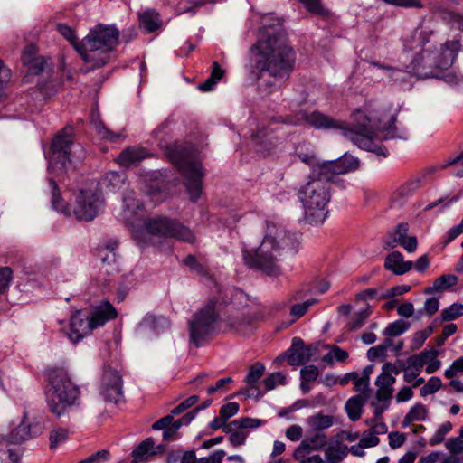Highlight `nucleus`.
<instances>
[{"instance_id": "obj_1", "label": "nucleus", "mask_w": 463, "mask_h": 463, "mask_svg": "<svg viewBox=\"0 0 463 463\" xmlns=\"http://www.w3.org/2000/svg\"><path fill=\"white\" fill-rule=\"evenodd\" d=\"M269 19L271 17L266 16L262 21L266 37L259 39L250 49L255 57L256 69L260 74L267 72L272 78L260 83V90L265 95L281 90L296 61L295 52L281 30L280 21L277 19L278 30L269 32L267 22Z\"/></svg>"}, {"instance_id": "obj_2", "label": "nucleus", "mask_w": 463, "mask_h": 463, "mask_svg": "<svg viewBox=\"0 0 463 463\" xmlns=\"http://www.w3.org/2000/svg\"><path fill=\"white\" fill-rule=\"evenodd\" d=\"M299 246L300 241L295 233L271 220H266L260 244L255 249L243 247L241 257L248 268L277 276L281 273L280 262L294 256Z\"/></svg>"}, {"instance_id": "obj_3", "label": "nucleus", "mask_w": 463, "mask_h": 463, "mask_svg": "<svg viewBox=\"0 0 463 463\" xmlns=\"http://www.w3.org/2000/svg\"><path fill=\"white\" fill-rule=\"evenodd\" d=\"M122 219L132 227V233L139 242L146 241V235L159 238H175L179 241L193 243L195 241L194 232L178 222L166 218L156 217L145 221V209L133 193L124 197Z\"/></svg>"}, {"instance_id": "obj_4", "label": "nucleus", "mask_w": 463, "mask_h": 463, "mask_svg": "<svg viewBox=\"0 0 463 463\" xmlns=\"http://www.w3.org/2000/svg\"><path fill=\"white\" fill-rule=\"evenodd\" d=\"M119 32L113 26L97 25L77 46L86 66L81 72L88 73L105 66L110 60V52L118 43Z\"/></svg>"}, {"instance_id": "obj_5", "label": "nucleus", "mask_w": 463, "mask_h": 463, "mask_svg": "<svg viewBox=\"0 0 463 463\" xmlns=\"http://www.w3.org/2000/svg\"><path fill=\"white\" fill-rule=\"evenodd\" d=\"M47 378L45 395L48 409L55 416L61 417L76 404L80 390L63 368L55 367L48 370Z\"/></svg>"}, {"instance_id": "obj_6", "label": "nucleus", "mask_w": 463, "mask_h": 463, "mask_svg": "<svg viewBox=\"0 0 463 463\" xmlns=\"http://www.w3.org/2000/svg\"><path fill=\"white\" fill-rule=\"evenodd\" d=\"M298 198L304 207L307 221L311 224L323 223L328 213L330 185L319 180H309L299 188Z\"/></svg>"}, {"instance_id": "obj_7", "label": "nucleus", "mask_w": 463, "mask_h": 463, "mask_svg": "<svg viewBox=\"0 0 463 463\" xmlns=\"http://www.w3.org/2000/svg\"><path fill=\"white\" fill-rule=\"evenodd\" d=\"M351 118L352 128H347V124L345 122V128L342 129L345 137L364 150L385 156L384 148L376 146L373 141L369 128L371 118L368 115L361 109H356Z\"/></svg>"}, {"instance_id": "obj_8", "label": "nucleus", "mask_w": 463, "mask_h": 463, "mask_svg": "<svg viewBox=\"0 0 463 463\" xmlns=\"http://www.w3.org/2000/svg\"><path fill=\"white\" fill-rule=\"evenodd\" d=\"M218 314L215 310V302L210 301L205 307L198 310L189 321L190 340L195 346L207 341L214 333Z\"/></svg>"}, {"instance_id": "obj_9", "label": "nucleus", "mask_w": 463, "mask_h": 463, "mask_svg": "<svg viewBox=\"0 0 463 463\" xmlns=\"http://www.w3.org/2000/svg\"><path fill=\"white\" fill-rule=\"evenodd\" d=\"M75 148L80 149L78 145L73 144V128L66 127L57 134L51 145V165L64 168L71 161V152Z\"/></svg>"}, {"instance_id": "obj_10", "label": "nucleus", "mask_w": 463, "mask_h": 463, "mask_svg": "<svg viewBox=\"0 0 463 463\" xmlns=\"http://www.w3.org/2000/svg\"><path fill=\"white\" fill-rule=\"evenodd\" d=\"M99 394L107 402L119 403L124 401L123 380L113 368H106L101 377Z\"/></svg>"}, {"instance_id": "obj_11", "label": "nucleus", "mask_w": 463, "mask_h": 463, "mask_svg": "<svg viewBox=\"0 0 463 463\" xmlns=\"http://www.w3.org/2000/svg\"><path fill=\"white\" fill-rule=\"evenodd\" d=\"M102 201L91 191H80L75 194L73 213L80 221H92L99 213Z\"/></svg>"}, {"instance_id": "obj_12", "label": "nucleus", "mask_w": 463, "mask_h": 463, "mask_svg": "<svg viewBox=\"0 0 463 463\" xmlns=\"http://www.w3.org/2000/svg\"><path fill=\"white\" fill-rule=\"evenodd\" d=\"M185 179V187L192 201H196L202 194V183L204 170L199 162L185 161L178 164Z\"/></svg>"}, {"instance_id": "obj_13", "label": "nucleus", "mask_w": 463, "mask_h": 463, "mask_svg": "<svg viewBox=\"0 0 463 463\" xmlns=\"http://www.w3.org/2000/svg\"><path fill=\"white\" fill-rule=\"evenodd\" d=\"M400 372L401 370L392 363H385L383 365L382 372L375 380L377 388L375 395L378 402H386L392 398L393 384L396 382V378L392 374H398Z\"/></svg>"}, {"instance_id": "obj_14", "label": "nucleus", "mask_w": 463, "mask_h": 463, "mask_svg": "<svg viewBox=\"0 0 463 463\" xmlns=\"http://www.w3.org/2000/svg\"><path fill=\"white\" fill-rule=\"evenodd\" d=\"M317 346L306 345L299 337H294L291 347L288 350V363L292 366H299L308 362L316 354Z\"/></svg>"}, {"instance_id": "obj_15", "label": "nucleus", "mask_w": 463, "mask_h": 463, "mask_svg": "<svg viewBox=\"0 0 463 463\" xmlns=\"http://www.w3.org/2000/svg\"><path fill=\"white\" fill-rule=\"evenodd\" d=\"M438 355L439 352L434 348L424 350L418 354L410 356L407 360V364L409 367L420 372L422 367L426 364V373L430 374L440 367L441 363L437 359Z\"/></svg>"}, {"instance_id": "obj_16", "label": "nucleus", "mask_w": 463, "mask_h": 463, "mask_svg": "<svg viewBox=\"0 0 463 463\" xmlns=\"http://www.w3.org/2000/svg\"><path fill=\"white\" fill-rule=\"evenodd\" d=\"M91 332L92 328L90 324L89 316L80 310L76 311L71 317L68 332L69 338L73 343H77Z\"/></svg>"}, {"instance_id": "obj_17", "label": "nucleus", "mask_w": 463, "mask_h": 463, "mask_svg": "<svg viewBox=\"0 0 463 463\" xmlns=\"http://www.w3.org/2000/svg\"><path fill=\"white\" fill-rule=\"evenodd\" d=\"M460 49L461 43L459 40L447 41L441 46L439 52L435 55L437 61L434 66L441 70L449 68L453 64Z\"/></svg>"}, {"instance_id": "obj_18", "label": "nucleus", "mask_w": 463, "mask_h": 463, "mask_svg": "<svg viewBox=\"0 0 463 463\" xmlns=\"http://www.w3.org/2000/svg\"><path fill=\"white\" fill-rule=\"evenodd\" d=\"M118 317V311L109 301H102L91 316H89L90 324L92 330L104 326L108 321L115 319Z\"/></svg>"}, {"instance_id": "obj_19", "label": "nucleus", "mask_w": 463, "mask_h": 463, "mask_svg": "<svg viewBox=\"0 0 463 463\" xmlns=\"http://www.w3.org/2000/svg\"><path fill=\"white\" fill-rule=\"evenodd\" d=\"M306 122L315 128H345V122L336 120L319 111H313L305 115Z\"/></svg>"}, {"instance_id": "obj_20", "label": "nucleus", "mask_w": 463, "mask_h": 463, "mask_svg": "<svg viewBox=\"0 0 463 463\" xmlns=\"http://www.w3.org/2000/svg\"><path fill=\"white\" fill-rule=\"evenodd\" d=\"M335 161L317 163L312 167L310 180H319L327 185L334 181L335 176L339 175Z\"/></svg>"}, {"instance_id": "obj_21", "label": "nucleus", "mask_w": 463, "mask_h": 463, "mask_svg": "<svg viewBox=\"0 0 463 463\" xmlns=\"http://www.w3.org/2000/svg\"><path fill=\"white\" fill-rule=\"evenodd\" d=\"M118 243L110 241L104 245L99 246V254L102 260V269L106 273L118 271L116 250Z\"/></svg>"}, {"instance_id": "obj_22", "label": "nucleus", "mask_w": 463, "mask_h": 463, "mask_svg": "<svg viewBox=\"0 0 463 463\" xmlns=\"http://www.w3.org/2000/svg\"><path fill=\"white\" fill-rule=\"evenodd\" d=\"M228 326L237 334L248 335L254 329L255 319L248 314H238L229 317Z\"/></svg>"}, {"instance_id": "obj_23", "label": "nucleus", "mask_w": 463, "mask_h": 463, "mask_svg": "<svg viewBox=\"0 0 463 463\" xmlns=\"http://www.w3.org/2000/svg\"><path fill=\"white\" fill-rule=\"evenodd\" d=\"M384 268L396 275H403L411 269L412 262L404 261L401 252L392 251L385 258Z\"/></svg>"}, {"instance_id": "obj_24", "label": "nucleus", "mask_w": 463, "mask_h": 463, "mask_svg": "<svg viewBox=\"0 0 463 463\" xmlns=\"http://www.w3.org/2000/svg\"><path fill=\"white\" fill-rule=\"evenodd\" d=\"M301 291L295 292L290 300L297 301V303L293 304L290 307L289 314L295 319H298L306 315L307 310L314 305L318 303V299L316 298H308L303 299Z\"/></svg>"}, {"instance_id": "obj_25", "label": "nucleus", "mask_w": 463, "mask_h": 463, "mask_svg": "<svg viewBox=\"0 0 463 463\" xmlns=\"http://www.w3.org/2000/svg\"><path fill=\"white\" fill-rule=\"evenodd\" d=\"M148 156L142 147L131 146L124 149L118 156V163L125 167L136 165Z\"/></svg>"}, {"instance_id": "obj_26", "label": "nucleus", "mask_w": 463, "mask_h": 463, "mask_svg": "<svg viewBox=\"0 0 463 463\" xmlns=\"http://www.w3.org/2000/svg\"><path fill=\"white\" fill-rule=\"evenodd\" d=\"M271 130L269 128H262L256 135L258 141V152L263 156L270 154L278 146V137H270Z\"/></svg>"}, {"instance_id": "obj_27", "label": "nucleus", "mask_w": 463, "mask_h": 463, "mask_svg": "<svg viewBox=\"0 0 463 463\" xmlns=\"http://www.w3.org/2000/svg\"><path fill=\"white\" fill-rule=\"evenodd\" d=\"M307 423L310 431L323 432V430L329 429L334 425V417L331 415L317 412L307 418Z\"/></svg>"}, {"instance_id": "obj_28", "label": "nucleus", "mask_w": 463, "mask_h": 463, "mask_svg": "<svg viewBox=\"0 0 463 463\" xmlns=\"http://www.w3.org/2000/svg\"><path fill=\"white\" fill-rule=\"evenodd\" d=\"M458 278L454 274H444L437 278L433 284L424 288L425 294H433L439 291H444L450 287L457 285Z\"/></svg>"}, {"instance_id": "obj_29", "label": "nucleus", "mask_w": 463, "mask_h": 463, "mask_svg": "<svg viewBox=\"0 0 463 463\" xmlns=\"http://www.w3.org/2000/svg\"><path fill=\"white\" fill-rule=\"evenodd\" d=\"M32 438L31 424L24 419L21 423L12 430L8 441L12 444H20Z\"/></svg>"}, {"instance_id": "obj_30", "label": "nucleus", "mask_w": 463, "mask_h": 463, "mask_svg": "<svg viewBox=\"0 0 463 463\" xmlns=\"http://www.w3.org/2000/svg\"><path fill=\"white\" fill-rule=\"evenodd\" d=\"M139 25L146 33H152L161 26L158 14L154 10H147L139 14Z\"/></svg>"}, {"instance_id": "obj_31", "label": "nucleus", "mask_w": 463, "mask_h": 463, "mask_svg": "<svg viewBox=\"0 0 463 463\" xmlns=\"http://www.w3.org/2000/svg\"><path fill=\"white\" fill-rule=\"evenodd\" d=\"M366 400L353 396L347 400L345 405V411L352 421H356L361 418L363 407Z\"/></svg>"}, {"instance_id": "obj_32", "label": "nucleus", "mask_w": 463, "mask_h": 463, "mask_svg": "<svg viewBox=\"0 0 463 463\" xmlns=\"http://www.w3.org/2000/svg\"><path fill=\"white\" fill-rule=\"evenodd\" d=\"M155 442L152 438H146L132 451L134 463H138L143 460L146 456H152L156 454L154 450Z\"/></svg>"}, {"instance_id": "obj_33", "label": "nucleus", "mask_w": 463, "mask_h": 463, "mask_svg": "<svg viewBox=\"0 0 463 463\" xmlns=\"http://www.w3.org/2000/svg\"><path fill=\"white\" fill-rule=\"evenodd\" d=\"M354 391L358 392L356 397H359L364 400H368L371 396L372 390L370 388V377L368 373L363 374L359 376L357 374V378H355L354 382Z\"/></svg>"}, {"instance_id": "obj_34", "label": "nucleus", "mask_w": 463, "mask_h": 463, "mask_svg": "<svg viewBox=\"0 0 463 463\" xmlns=\"http://www.w3.org/2000/svg\"><path fill=\"white\" fill-rule=\"evenodd\" d=\"M427 417V409L423 404H416L410 409L408 413L405 415L402 426L403 428L410 425V423L418 420H424Z\"/></svg>"}, {"instance_id": "obj_35", "label": "nucleus", "mask_w": 463, "mask_h": 463, "mask_svg": "<svg viewBox=\"0 0 463 463\" xmlns=\"http://www.w3.org/2000/svg\"><path fill=\"white\" fill-rule=\"evenodd\" d=\"M337 166L338 174L345 175L358 168V160L351 155L345 154L337 160H334Z\"/></svg>"}, {"instance_id": "obj_36", "label": "nucleus", "mask_w": 463, "mask_h": 463, "mask_svg": "<svg viewBox=\"0 0 463 463\" xmlns=\"http://www.w3.org/2000/svg\"><path fill=\"white\" fill-rule=\"evenodd\" d=\"M49 185L51 189L52 204L53 208L61 213H68V208L60 196V190L56 182L53 179H49Z\"/></svg>"}, {"instance_id": "obj_37", "label": "nucleus", "mask_w": 463, "mask_h": 463, "mask_svg": "<svg viewBox=\"0 0 463 463\" xmlns=\"http://www.w3.org/2000/svg\"><path fill=\"white\" fill-rule=\"evenodd\" d=\"M265 366L261 363H255L250 367L245 382L250 385V389H256L255 384L263 376Z\"/></svg>"}, {"instance_id": "obj_38", "label": "nucleus", "mask_w": 463, "mask_h": 463, "mask_svg": "<svg viewBox=\"0 0 463 463\" xmlns=\"http://www.w3.org/2000/svg\"><path fill=\"white\" fill-rule=\"evenodd\" d=\"M348 358V353L343 349H341L337 345H332L330 347V351L324 355L323 361L333 364L335 361L336 362H345Z\"/></svg>"}, {"instance_id": "obj_39", "label": "nucleus", "mask_w": 463, "mask_h": 463, "mask_svg": "<svg viewBox=\"0 0 463 463\" xmlns=\"http://www.w3.org/2000/svg\"><path fill=\"white\" fill-rule=\"evenodd\" d=\"M371 314V310L369 307L354 314L352 318L347 324V327L350 331H355L361 328L364 324L366 319Z\"/></svg>"}, {"instance_id": "obj_40", "label": "nucleus", "mask_w": 463, "mask_h": 463, "mask_svg": "<svg viewBox=\"0 0 463 463\" xmlns=\"http://www.w3.org/2000/svg\"><path fill=\"white\" fill-rule=\"evenodd\" d=\"M409 323L403 320H396L388 325V326L383 331V335L389 337L398 336L404 333L409 328Z\"/></svg>"}, {"instance_id": "obj_41", "label": "nucleus", "mask_w": 463, "mask_h": 463, "mask_svg": "<svg viewBox=\"0 0 463 463\" xmlns=\"http://www.w3.org/2000/svg\"><path fill=\"white\" fill-rule=\"evenodd\" d=\"M124 177L117 172H109L103 178V183L110 191L120 188L124 184Z\"/></svg>"}, {"instance_id": "obj_42", "label": "nucleus", "mask_w": 463, "mask_h": 463, "mask_svg": "<svg viewBox=\"0 0 463 463\" xmlns=\"http://www.w3.org/2000/svg\"><path fill=\"white\" fill-rule=\"evenodd\" d=\"M22 451L20 449H0L1 463H18L21 458Z\"/></svg>"}, {"instance_id": "obj_43", "label": "nucleus", "mask_w": 463, "mask_h": 463, "mask_svg": "<svg viewBox=\"0 0 463 463\" xmlns=\"http://www.w3.org/2000/svg\"><path fill=\"white\" fill-rule=\"evenodd\" d=\"M463 315V305L460 303H454L448 308L441 311L442 321H451Z\"/></svg>"}, {"instance_id": "obj_44", "label": "nucleus", "mask_w": 463, "mask_h": 463, "mask_svg": "<svg viewBox=\"0 0 463 463\" xmlns=\"http://www.w3.org/2000/svg\"><path fill=\"white\" fill-rule=\"evenodd\" d=\"M396 120V114H391L387 118L386 122L389 123L387 128H382L380 129L379 137L382 139H392L398 137L396 128L394 127V121Z\"/></svg>"}, {"instance_id": "obj_45", "label": "nucleus", "mask_w": 463, "mask_h": 463, "mask_svg": "<svg viewBox=\"0 0 463 463\" xmlns=\"http://www.w3.org/2000/svg\"><path fill=\"white\" fill-rule=\"evenodd\" d=\"M68 439V430L58 427L53 429L49 435L50 448L55 449L59 444L64 442Z\"/></svg>"}, {"instance_id": "obj_46", "label": "nucleus", "mask_w": 463, "mask_h": 463, "mask_svg": "<svg viewBox=\"0 0 463 463\" xmlns=\"http://www.w3.org/2000/svg\"><path fill=\"white\" fill-rule=\"evenodd\" d=\"M452 430V424L449 421L441 424L435 434L430 439V445L435 446L437 444L441 443L445 436Z\"/></svg>"}, {"instance_id": "obj_47", "label": "nucleus", "mask_w": 463, "mask_h": 463, "mask_svg": "<svg viewBox=\"0 0 463 463\" xmlns=\"http://www.w3.org/2000/svg\"><path fill=\"white\" fill-rule=\"evenodd\" d=\"M441 380L439 377L433 376L429 379L427 383L420 388V395L425 397L438 392L441 387Z\"/></svg>"}, {"instance_id": "obj_48", "label": "nucleus", "mask_w": 463, "mask_h": 463, "mask_svg": "<svg viewBox=\"0 0 463 463\" xmlns=\"http://www.w3.org/2000/svg\"><path fill=\"white\" fill-rule=\"evenodd\" d=\"M302 3L309 13L326 15L327 11L323 7L320 0H298Z\"/></svg>"}, {"instance_id": "obj_49", "label": "nucleus", "mask_w": 463, "mask_h": 463, "mask_svg": "<svg viewBox=\"0 0 463 463\" xmlns=\"http://www.w3.org/2000/svg\"><path fill=\"white\" fill-rule=\"evenodd\" d=\"M286 377L279 372L271 373L264 381V386L267 391H270L276 387L277 384H285Z\"/></svg>"}, {"instance_id": "obj_50", "label": "nucleus", "mask_w": 463, "mask_h": 463, "mask_svg": "<svg viewBox=\"0 0 463 463\" xmlns=\"http://www.w3.org/2000/svg\"><path fill=\"white\" fill-rule=\"evenodd\" d=\"M184 263L190 268V269L200 275V276H206L208 274L206 268L199 263L195 257L189 255L184 260Z\"/></svg>"}, {"instance_id": "obj_51", "label": "nucleus", "mask_w": 463, "mask_h": 463, "mask_svg": "<svg viewBox=\"0 0 463 463\" xmlns=\"http://www.w3.org/2000/svg\"><path fill=\"white\" fill-rule=\"evenodd\" d=\"M13 278V271L9 267L0 268V294H3L9 287Z\"/></svg>"}, {"instance_id": "obj_52", "label": "nucleus", "mask_w": 463, "mask_h": 463, "mask_svg": "<svg viewBox=\"0 0 463 463\" xmlns=\"http://www.w3.org/2000/svg\"><path fill=\"white\" fill-rule=\"evenodd\" d=\"M57 29L59 33L66 38L77 50V46L80 45V42H77L74 31L66 24H58Z\"/></svg>"}, {"instance_id": "obj_53", "label": "nucleus", "mask_w": 463, "mask_h": 463, "mask_svg": "<svg viewBox=\"0 0 463 463\" xmlns=\"http://www.w3.org/2000/svg\"><path fill=\"white\" fill-rule=\"evenodd\" d=\"M314 434L307 438L317 450L323 449L327 444V437L324 432L312 431Z\"/></svg>"}, {"instance_id": "obj_54", "label": "nucleus", "mask_w": 463, "mask_h": 463, "mask_svg": "<svg viewBox=\"0 0 463 463\" xmlns=\"http://www.w3.org/2000/svg\"><path fill=\"white\" fill-rule=\"evenodd\" d=\"M239 411V405L237 402H229L227 404H224L220 409V416L224 419V420H228L231 417L237 414Z\"/></svg>"}, {"instance_id": "obj_55", "label": "nucleus", "mask_w": 463, "mask_h": 463, "mask_svg": "<svg viewBox=\"0 0 463 463\" xmlns=\"http://www.w3.org/2000/svg\"><path fill=\"white\" fill-rule=\"evenodd\" d=\"M389 439V446L395 449L400 447H402L405 440H406V435L404 433H401L399 431H392L390 432L388 435Z\"/></svg>"}, {"instance_id": "obj_56", "label": "nucleus", "mask_w": 463, "mask_h": 463, "mask_svg": "<svg viewBox=\"0 0 463 463\" xmlns=\"http://www.w3.org/2000/svg\"><path fill=\"white\" fill-rule=\"evenodd\" d=\"M300 374L303 382H313L318 376V369L315 365H307L301 369Z\"/></svg>"}, {"instance_id": "obj_57", "label": "nucleus", "mask_w": 463, "mask_h": 463, "mask_svg": "<svg viewBox=\"0 0 463 463\" xmlns=\"http://www.w3.org/2000/svg\"><path fill=\"white\" fill-rule=\"evenodd\" d=\"M380 439L378 437L371 433L368 430L364 431L362 435V438L359 440L361 446L367 448L375 447L379 444Z\"/></svg>"}, {"instance_id": "obj_58", "label": "nucleus", "mask_w": 463, "mask_h": 463, "mask_svg": "<svg viewBox=\"0 0 463 463\" xmlns=\"http://www.w3.org/2000/svg\"><path fill=\"white\" fill-rule=\"evenodd\" d=\"M199 398L197 395H192L188 397L186 400L182 402L180 404H178L176 407H175L171 411L172 414L178 415L184 411L185 410L192 407L194 404H195L198 402Z\"/></svg>"}, {"instance_id": "obj_59", "label": "nucleus", "mask_w": 463, "mask_h": 463, "mask_svg": "<svg viewBox=\"0 0 463 463\" xmlns=\"http://www.w3.org/2000/svg\"><path fill=\"white\" fill-rule=\"evenodd\" d=\"M458 373H463V356L455 360L449 368L445 371L444 375L446 378L451 379Z\"/></svg>"}, {"instance_id": "obj_60", "label": "nucleus", "mask_w": 463, "mask_h": 463, "mask_svg": "<svg viewBox=\"0 0 463 463\" xmlns=\"http://www.w3.org/2000/svg\"><path fill=\"white\" fill-rule=\"evenodd\" d=\"M447 449L452 454H458L463 451L462 438L449 439L445 444Z\"/></svg>"}, {"instance_id": "obj_61", "label": "nucleus", "mask_w": 463, "mask_h": 463, "mask_svg": "<svg viewBox=\"0 0 463 463\" xmlns=\"http://www.w3.org/2000/svg\"><path fill=\"white\" fill-rule=\"evenodd\" d=\"M317 450L307 439L301 441L300 445L294 450L293 458L309 454L311 451Z\"/></svg>"}, {"instance_id": "obj_62", "label": "nucleus", "mask_w": 463, "mask_h": 463, "mask_svg": "<svg viewBox=\"0 0 463 463\" xmlns=\"http://www.w3.org/2000/svg\"><path fill=\"white\" fill-rule=\"evenodd\" d=\"M439 299L437 298H430L425 300L422 312L431 317L439 310Z\"/></svg>"}, {"instance_id": "obj_63", "label": "nucleus", "mask_w": 463, "mask_h": 463, "mask_svg": "<svg viewBox=\"0 0 463 463\" xmlns=\"http://www.w3.org/2000/svg\"><path fill=\"white\" fill-rule=\"evenodd\" d=\"M303 436V429L299 425H291L286 430V437L291 441H298Z\"/></svg>"}, {"instance_id": "obj_64", "label": "nucleus", "mask_w": 463, "mask_h": 463, "mask_svg": "<svg viewBox=\"0 0 463 463\" xmlns=\"http://www.w3.org/2000/svg\"><path fill=\"white\" fill-rule=\"evenodd\" d=\"M108 450H99L89 458L78 462V463H99V461H106L109 458Z\"/></svg>"}]
</instances>
